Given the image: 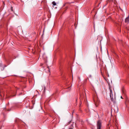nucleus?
<instances>
[{"label": "nucleus", "instance_id": "obj_1", "mask_svg": "<svg viewBox=\"0 0 129 129\" xmlns=\"http://www.w3.org/2000/svg\"><path fill=\"white\" fill-rule=\"evenodd\" d=\"M97 129H101L102 127V123L100 120H99L97 122L96 124Z\"/></svg>", "mask_w": 129, "mask_h": 129}, {"label": "nucleus", "instance_id": "obj_2", "mask_svg": "<svg viewBox=\"0 0 129 129\" xmlns=\"http://www.w3.org/2000/svg\"><path fill=\"white\" fill-rule=\"evenodd\" d=\"M110 96L111 100L112 102H114V99L113 98V96L112 93V90L111 89H110Z\"/></svg>", "mask_w": 129, "mask_h": 129}, {"label": "nucleus", "instance_id": "obj_3", "mask_svg": "<svg viewBox=\"0 0 129 129\" xmlns=\"http://www.w3.org/2000/svg\"><path fill=\"white\" fill-rule=\"evenodd\" d=\"M124 22L125 23H129V15L125 18Z\"/></svg>", "mask_w": 129, "mask_h": 129}, {"label": "nucleus", "instance_id": "obj_4", "mask_svg": "<svg viewBox=\"0 0 129 129\" xmlns=\"http://www.w3.org/2000/svg\"><path fill=\"white\" fill-rule=\"evenodd\" d=\"M0 95L1 96H2L4 95V92L2 89H0Z\"/></svg>", "mask_w": 129, "mask_h": 129}, {"label": "nucleus", "instance_id": "obj_5", "mask_svg": "<svg viewBox=\"0 0 129 129\" xmlns=\"http://www.w3.org/2000/svg\"><path fill=\"white\" fill-rule=\"evenodd\" d=\"M126 104H127V106H128V104H129V101H127L126 102Z\"/></svg>", "mask_w": 129, "mask_h": 129}, {"label": "nucleus", "instance_id": "obj_6", "mask_svg": "<svg viewBox=\"0 0 129 129\" xmlns=\"http://www.w3.org/2000/svg\"><path fill=\"white\" fill-rule=\"evenodd\" d=\"M52 4H53V6H55L56 5V3L54 1L52 2Z\"/></svg>", "mask_w": 129, "mask_h": 129}, {"label": "nucleus", "instance_id": "obj_7", "mask_svg": "<svg viewBox=\"0 0 129 129\" xmlns=\"http://www.w3.org/2000/svg\"><path fill=\"white\" fill-rule=\"evenodd\" d=\"M68 121V124L67 123L66 125H67L68 124H70L71 122V121Z\"/></svg>", "mask_w": 129, "mask_h": 129}, {"label": "nucleus", "instance_id": "obj_8", "mask_svg": "<svg viewBox=\"0 0 129 129\" xmlns=\"http://www.w3.org/2000/svg\"><path fill=\"white\" fill-rule=\"evenodd\" d=\"M11 10L12 11H13V7H11Z\"/></svg>", "mask_w": 129, "mask_h": 129}, {"label": "nucleus", "instance_id": "obj_9", "mask_svg": "<svg viewBox=\"0 0 129 129\" xmlns=\"http://www.w3.org/2000/svg\"><path fill=\"white\" fill-rule=\"evenodd\" d=\"M2 65L1 63H0V67H2Z\"/></svg>", "mask_w": 129, "mask_h": 129}, {"label": "nucleus", "instance_id": "obj_10", "mask_svg": "<svg viewBox=\"0 0 129 129\" xmlns=\"http://www.w3.org/2000/svg\"><path fill=\"white\" fill-rule=\"evenodd\" d=\"M43 65V64L42 63H41L40 64V66H42Z\"/></svg>", "mask_w": 129, "mask_h": 129}, {"label": "nucleus", "instance_id": "obj_11", "mask_svg": "<svg viewBox=\"0 0 129 129\" xmlns=\"http://www.w3.org/2000/svg\"><path fill=\"white\" fill-rule=\"evenodd\" d=\"M121 98H122V99H123V98H122V96H121Z\"/></svg>", "mask_w": 129, "mask_h": 129}, {"label": "nucleus", "instance_id": "obj_12", "mask_svg": "<svg viewBox=\"0 0 129 129\" xmlns=\"http://www.w3.org/2000/svg\"><path fill=\"white\" fill-rule=\"evenodd\" d=\"M15 95H13L12 96H14Z\"/></svg>", "mask_w": 129, "mask_h": 129}]
</instances>
